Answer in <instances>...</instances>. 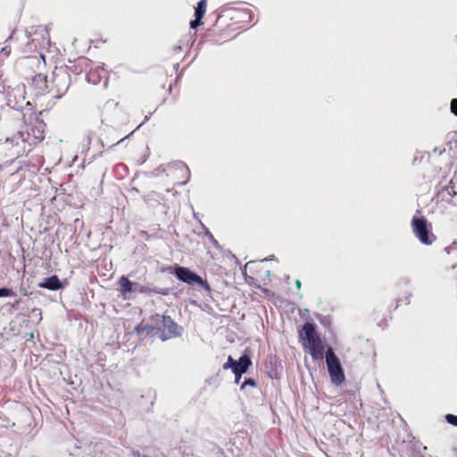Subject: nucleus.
<instances>
[{"mask_svg": "<svg viewBox=\"0 0 457 457\" xmlns=\"http://www.w3.org/2000/svg\"><path fill=\"white\" fill-rule=\"evenodd\" d=\"M300 338L304 341L303 347L310 350L313 360H322L324 357V345L317 333L315 324L305 322L300 332Z\"/></svg>", "mask_w": 457, "mask_h": 457, "instance_id": "obj_1", "label": "nucleus"}, {"mask_svg": "<svg viewBox=\"0 0 457 457\" xmlns=\"http://www.w3.org/2000/svg\"><path fill=\"white\" fill-rule=\"evenodd\" d=\"M170 274H173L179 280L192 287H197L204 290L208 295L212 292V287L206 279H204L196 272L189 268L175 265L167 268Z\"/></svg>", "mask_w": 457, "mask_h": 457, "instance_id": "obj_2", "label": "nucleus"}, {"mask_svg": "<svg viewBox=\"0 0 457 457\" xmlns=\"http://www.w3.org/2000/svg\"><path fill=\"white\" fill-rule=\"evenodd\" d=\"M45 127L43 121L37 120L36 124L28 126L25 130L18 131L12 138H7L15 145L28 143L29 146L36 145L45 138Z\"/></svg>", "mask_w": 457, "mask_h": 457, "instance_id": "obj_3", "label": "nucleus"}, {"mask_svg": "<svg viewBox=\"0 0 457 457\" xmlns=\"http://www.w3.org/2000/svg\"><path fill=\"white\" fill-rule=\"evenodd\" d=\"M51 83L48 93L52 97L60 99L71 86V75L65 68H56L53 71Z\"/></svg>", "mask_w": 457, "mask_h": 457, "instance_id": "obj_4", "label": "nucleus"}, {"mask_svg": "<svg viewBox=\"0 0 457 457\" xmlns=\"http://www.w3.org/2000/svg\"><path fill=\"white\" fill-rule=\"evenodd\" d=\"M326 363L331 382L336 386L341 385L345 379V372L339 358L330 346L326 351Z\"/></svg>", "mask_w": 457, "mask_h": 457, "instance_id": "obj_5", "label": "nucleus"}, {"mask_svg": "<svg viewBox=\"0 0 457 457\" xmlns=\"http://www.w3.org/2000/svg\"><path fill=\"white\" fill-rule=\"evenodd\" d=\"M411 226L415 236L422 244H432L435 237L428 230L427 219L414 216L411 220Z\"/></svg>", "mask_w": 457, "mask_h": 457, "instance_id": "obj_6", "label": "nucleus"}, {"mask_svg": "<svg viewBox=\"0 0 457 457\" xmlns=\"http://www.w3.org/2000/svg\"><path fill=\"white\" fill-rule=\"evenodd\" d=\"M173 170L175 171H180L182 173V177L186 178V180L181 183L182 185H185L188 182L190 178V170L186 163L181 161H176L167 164H161L152 172V175L154 177H157L161 173H166V175L169 176L170 174L169 171Z\"/></svg>", "mask_w": 457, "mask_h": 457, "instance_id": "obj_7", "label": "nucleus"}, {"mask_svg": "<svg viewBox=\"0 0 457 457\" xmlns=\"http://www.w3.org/2000/svg\"><path fill=\"white\" fill-rule=\"evenodd\" d=\"M165 316L166 315H161L159 313H154V314L151 315L148 322H146L145 324L143 322L140 323L137 327L136 329L139 334H143V333H145L146 335L160 334V331L162 327V320H165Z\"/></svg>", "mask_w": 457, "mask_h": 457, "instance_id": "obj_8", "label": "nucleus"}, {"mask_svg": "<svg viewBox=\"0 0 457 457\" xmlns=\"http://www.w3.org/2000/svg\"><path fill=\"white\" fill-rule=\"evenodd\" d=\"M162 327L160 331L159 337L162 341L175 337L179 335V332L177 331V323L170 316L166 315L165 320H162Z\"/></svg>", "mask_w": 457, "mask_h": 457, "instance_id": "obj_9", "label": "nucleus"}, {"mask_svg": "<svg viewBox=\"0 0 457 457\" xmlns=\"http://www.w3.org/2000/svg\"><path fill=\"white\" fill-rule=\"evenodd\" d=\"M46 76L42 73L36 74L30 83V87L35 91V96H43L47 88Z\"/></svg>", "mask_w": 457, "mask_h": 457, "instance_id": "obj_10", "label": "nucleus"}, {"mask_svg": "<svg viewBox=\"0 0 457 457\" xmlns=\"http://www.w3.org/2000/svg\"><path fill=\"white\" fill-rule=\"evenodd\" d=\"M104 79H106V71L100 66L90 68V70L86 74L87 81L93 85L99 84ZM106 84L107 81L104 80V86H106Z\"/></svg>", "mask_w": 457, "mask_h": 457, "instance_id": "obj_11", "label": "nucleus"}, {"mask_svg": "<svg viewBox=\"0 0 457 457\" xmlns=\"http://www.w3.org/2000/svg\"><path fill=\"white\" fill-rule=\"evenodd\" d=\"M38 287L41 288L56 291L63 288V284L59 279L57 275H52L50 277L45 278L43 281L38 284Z\"/></svg>", "mask_w": 457, "mask_h": 457, "instance_id": "obj_12", "label": "nucleus"}, {"mask_svg": "<svg viewBox=\"0 0 457 457\" xmlns=\"http://www.w3.org/2000/svg\"><path fill=\"white\" fill-rule=\"evenodd\" d=\"M120 294L124 299H129V295L136 291L137 282L130 281L127 277L121 276L119 279Z\"/></svg>", "mask_w": 457, "mask_h": 457, "instance_id": "obj_13", "label": "nucleus"}, {"mask_svg": "<svg viewBox=\"0 0 457 457\" xmlns=\"http://www.w3.org/2000/svg\"><path fill=\"white\" fill-rule=\"evenodd\" d=\"M135 292L145 295L157 294L162 295H168L170 294V290L168 288H161L157 287H151L140 283H137Z\"/></svg>", "mask_w": 457, "mask_h": 457, "instance_id": "obj_14", "label": "nucleus"}, {"mask_svg": "<svg viewBox=\"0 0 457 457\" xmlns=\"http://www.w3.org/2000/svg\"><path fill=\"white\" fill-rule=\"evenodd\" d=\"M251 365L252 361L250 356L243 354L236 361V365L233 366V372L245 373Z\"/></svg>", "mask_w": 457, "mask_h": 457, "instance_id": "obj_15", "label": "nucleus"}, {"mask_svg": "<svg viewBox=\"0 0 457 457\" xmlns=\"http://www.w3.org/2000/svg\"><path fill=\"white\" fill-rule=\"evenodd\" d=\"M24 98L22 97L20 101H16L14 90L8 91L6 95V104L11 109L16 110V111H21L23 109V103Z\"/></svg>", "mask_w": 457, "mask_h": 457, "instance_id": "obj_16", "label": "nucleus"}, {"mask_svg": "<svg viewBox=\"0 0 457 457\" xmlns=\"http://www.w3.org/2000/svg\"><path fill=\"white\" fill-rule=\"evenodd\" d=\"M445 193L449 196L446 200L457 205V182L451 179L449 184L445 187Z\"/></svg>", "mask_w": 457, "mask_h": 457, "instance_id": "obj_17", "label": "nucleus"}, {"mask_svg": "<svg viewBox=\"0 0 457 457\" xmlns=\"http://www.w3.org/2000/svg\"><path fill=\"white\" fill-rule=\"evenodd\" d=\"M162 200H163V196L154 191H152L149 194L144 195V201L151 207H155L156 205L160 204Z\"/></svg>", "mask_w": 457, "mask_h": 457, "instance_id": "obj_18", "label": "nucleus"}, {"mask_svg": "<svg viewBox=\"0 0 457 457\" xmlns=\"http://www.w3.org/2000/svg\"><path fill=\"white\" fill-rule=\"evenodd\" d=\"M207 0H200L195 8V17L203 18L206 12Z\"/></svg>", "mask_w": 457, "mask_h": 457, "instance_id": "obj_19", "label": "nucleus"}, {"mask_svg": "<svg viewBox=\"0 0 457 457\" xmlns=\"http://www.w3.org/2000/svg\"><path fill=\"white\" fill-rule=\"evenodd\" d=\"M93 136H94L93 132L87 133V135L86 136V137L84 139L83 145H82L81 153H87L89 150Z\"/></svg>", "mask_w": 457, "mask_h": 457, "instance_id": "obj_20", "label": "nucleus"}, {"mask_svg": "<svg viewBox=\"0 0 457 457\" xmlns=\"http://www.w3.org/2000/svg\"><path fill=\"white\" fill-rule=\"evenodd\" d=\"M16 296V293L9 287H0V298L2 297H13Z\"/></svg>", "mask_w": 457, "mask_h": 457, "instance_id": "obj_21", "label": "nucleus"}, {"mask_svg": "<svg viewBox=\"0 0 457 457\" xmlns=\"http://www.w3.org/2000/svg\"><path fill=\"white\" fill-rule=\"evenodd\" d=\"M247 386H252V387H256L257 386V382L253 378H245L244 382L242 383L240 388L243 390Z\"/></svg>", "mask_w": 457, "mask_h": 457, "instance_id": "obj_22", "label": "nucleus"}, {"mask_svg": "<svg viewBox=\"0 0 457 457\" xmlns=\"http://www.w3.org/2000/svg\"><path fill=\"white\" fill-rule=\"evenodd\" d=\"M236 361L232 356H228V361L223 364L222 368L224 370H228V369H231V370L233 371V366L236 365Z\"/></svg>", "mask_w": 457, "mask_h": 457, "instance_id": "obj_23", "label": "nucleus"}, {"mask_svg": "<svg viewBox=\"0 0 457 457\" xmlns=\"http://www.w3.org/2000/svg\"><path fill=\"white\" fill-rule=\"evenodd\" d=\"M445 420L447 421V423H449L454 427H457V415L446 414Z\"/></svg>", "mask_w": 457, "mask_h": 457, "instance_id": "obj_24", "label": "nucleus"}, {"mask_svg": "<svg viewBox=\"0 0 457 457\" xmlns=\"http://www.w3.org/2000/svg\"><path fill=\"white\" fill-rule=\"evenodd\" d=\"M206 236L208 237L210 242L214 247L220 248L218 241L214 238L213 235L209 230H206Z\"/></svg>", "mask_w": 457, "mask_h": 457, "instance_id": "obj_25", "label": "nucleus"}, {"mask_svg": "<svg viewBox=\"0 0 457 457\" xmlns=\"http://www.w3.org/2000/svg\"><path fill=\"white\" fill-rule=\"evenodd\" d=\"M202 19L203 18H196L195 17V20H192L190 21V28L193 29H195L197 27H199L203 22H202Z\"/></svg>", "mask_w": 457, "mask_h": 457, "instance_id": "obj_26", "label": "nucleus"}, {"mask_svg": "<svg viewBox=\"0 0 457 457\" xmlns=\"http://www.w3.org/2000/svg\"><path fill=\"white\" fill-rule=\"evenodd\" d=\"M451 111L454 115L457 116V99H453L451 101Z\"/></svg>", "mask_w": 457, "mask_h": 457, "instance_id": "obj_27", "label": "nucleus"}, {"mask_svg": "<svg viewBox=\"0 0 457 457\" xmlns=\"http://www.w3.org/2000/svg\"><path fill=\"white\" fill-rule=\"evenodd\" d=\"M21 299L15 300L13 303H8L7 305L11 306L14 310H18L20 307Z\"/></svg>", "mask_w": 457, "mask_h": 457, "instance_id": "obj_28", "label": "nucleus"}, {"mask_svg": "<svg viewBox=\"0 0 457 457\" xmlns=\"http://www.w3.org/2000/svg\"><path fill=\"white\" fill-rule=\"evenodd\" d=\"M1 53L4 54L5 56H8L11 53V47L4 46L1 49Z\"/></svg>", "mask_w": 457, "mask_h": 457, "instance_id": "obj_29", "label": "nucleus"}, {"mask_svg": "<svg viewBox=\"0 0 457 457\" xmlns=\"http://www.w3.org/2000/svg\"><path fill=\"white\" fill-rule=\"evenodd\" d=\"M128 449L129 450L132 456H134V457H141L142 456V454L138 451L134 450L132 448H128Z\"/></svg>", "mask_w": 457, "mask_h": 457, "instance_id": "obj_30", "label": "nucleus"}, {"mask_svg": "<svg viewBox=\"0 0 457 457\" xmlns=\"http://www.w3.org/2000/svg\"><path fill=\"white\" fill-rule=\"evenodd\" d=\"M233 373L235 374V383L238 384L240 379H241V378H242V375L244 373H240V372H233Z\"/></svg>", "mask_w": 457, "mask_h": 457, "instance_id": "obj_31", "label": "nucleus"}, {"mask_svg": "<svg viewBox=\"0 0 457 457\" xmlns=\"http://www.w3.org/2000/svg\"><path fill=\"white\" fill-rule=\"evenodd\" d=\"M37 31H39L40 33L47 34L46 29L45 27H42V26H38L34 33H37Z\"/></svg>", "mask_w": 457, "mask_h": 457, "instance_id": "obj_32", "label": "nucleus"}, {"mask_svg": "<svg viewBox=\"0 0 457 457\" xmlns=\"http://www.w3.org/2000/svg\"><path fill=\"white\" fill-rule=\"evenodd\" d=\"M181 50H182V47H181L180 46H175L173 47V52H174V53H179V52H180Z\"/></svg>", "mask_w": 457, "mask_h": 457, "instance_id": "obj_33", "label": "nucleus"}, {"mask_svg": "<svg viewBox=\"0 0 457 457\" xmlns=\"http://www.w3.org/2000/svg\"><path fill=\"white\" fill-rule=\"evenodd\" d=\"M411 296V294H409V295H407L404 297V302H405V303H406V304H409V303H410Z\"/></svg>", "mask_w": 457, "mask_h": 457, "instance_id": "obj_34", "label": "nucleus"}, {"mask_svg": "<svg viewBox=\"0 0 457 457\" xmlns=\"http://www.w3.org/2000/svg\"><path fill=\"white\" fill-rule=\"evenodd\" d=\"M32 312H33V313H37L39 316H41V311H40V309L34 308V309L32 310Z\"/></svg>", "mask_w": 457, "mask_h": 457, "instance_id": "obj_35", "label": "nucleus"}, {"mask_svg": "<svg viewBox=\"0 0 457 457\" xmlns=\"http://www.w3.org/2000/svg\"><path fill=\"white\" fill-rule=\"evenodd\" d=\"M245 14H247L249 16V19H251L253 12L251 10H245L244 12Z\"/></svg>", "mask_w": 457, "mask_h": 457, "instance_id": "obj_36", "label": "nucleus"}, {"mask_svg": "<svg viewBox=\"0 0 457 457\" xmlns=\"http://www.w3.org/2000/svg\"><path fill=\"white\" fill-rule=\"evenodd\" d=\"M301 285H302V284H301L300 280H298V279H297V280L295 281V286H296V287H297L298 289H300Z\"/></svg>", "mask_w": 457, "mask_h": 457, "instance_id": "obj_37", "label": "nucleus"}, {"mask_svg": "<svg viewBox=\"0 0 457 457\" xmlns=\"http://www.w3.org/2000/svg\"><path fill=\"white\" fill-rule=\"evenodd\" d=\"M130 192H134V193H139L138 189L136 188V187H132Z\"/></svg>", "mask_w": 457, "mask_h": 457, "instance_id": "obj_38", "label": "nucleus"}, {"mask_svg": "<svg viewBox=\"0 0 457 457\" xmlns=\"http://www.w3.org/2000/svg\"><path fill=\"white\" fill-rule=\"evenodd\" d=\"M27 33H28V37L29 38L31 37V33L32 32L31 31H27Z\"/></svg>", "mask_w": 457, "mask_h": 457, "instance_id": "obj_39", "label": "nucleus"}, {"mask_svg": "<svg viewBox=\"0 0 457 457\" xmlns=\"http://www.w3.org/2000/svg\"><path fill=\"white\" fill-rule=\"evenodd\" d=\"M179 63H176V64L174 65V67H175L176 69H178V68H179Z\"/></svg>", "mask_w": 457, "mask_h": 457, "instance_id": "obj_40", "label": "nucleus"}, {"mask_svg": "<svg viewBox=\"0 0 457 457\" xmlns=\"http://www.w3.org/2000/svg\"><path fill=\"white\" fill-rule=\"evenodd\" d=\"M143 124H145V121H142V123L138 124V127L143 126Z\"/></svg>", "mask_w": 457, "mask_h": 457, "instance_id": "obj_41", "label": "nucleus"}, {"mask_svg": "<svg viewBox=\"0 0 457 457\" xmlns=\"http://www.w3.org/2000/svg\"><path fill=\"white\" fill-rule=\"evenodd\" d=\"M143 124H145V121H142V123L138 124V127L143 126Z\"/></svg>", "mask_w": 457, "mask_h": 457, "instance_id": "obj_42", "label": "nucleus"}, {"mask_svg": "<svg viewBox=\"0 0 457 457\" xmlns=\"http://www.w3.org/2000/svg\"><path fill=\"white\" fill-rule=\"evenodd\" d=\"M143 124H145V121H142V123L138 124V127L143 126Z\"/></svg>", "mask_w": 457, "mask_h": 457, "instance_id": "obj_43", "label": "nucleus"}, {"mask_svg": "<svg viewBox=\"0 0 457 457\" xmlns=\"http://www.w3.org/2000/svg\"><path fill=\"white\" fill-rule=\"evenodd\" d=\"M148 119H149V116H145V121L148 120Z\"/></svg>", "mask_w": 457, "mask_h": 457, "instance_id": "obj_44", "label": "nucleus"}, {"mask_svg": "<svg viewBox=\"0 0 457 457\" xmlns=\"http://www.w3.org/2000/svg\"><path fill=\"white\" fill-rule=\"evenodd\" d=\"M12 34H13V32ZM12 35H11L8 39H12Z\"/></svg>", "mask_w": 457, "mask_h": 457, "instance_id": "obj_45", "label": "nucleus"}]
</instances>
